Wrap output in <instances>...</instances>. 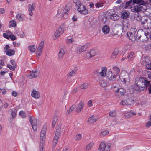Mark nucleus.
<instances>
[{"mask_svg":"<svg viewBox=\"0 0 151 151\" xmlns=\"http://www.w3.org/2000/svg\"><path fill=\"white\" fill-rule=\"evenodd\" d=\"M69 37H68V39H67V41L68 44H70L74 41V40L73 38H69Z\"/></svg>","mask_w":151,"mask_h":151,"instance_id":"55","label":"nucleus"},{"mask_svg":"<svg viewBox=\"0 0 151 151\" xmlns=\"http://www.w3.org/2000/svg\"><path fill=\"white\" fill-rule=\"evenodd\" d=\"M119 53V50L117 49H115L114 50L111 55V58L113 59L115 58Z\"/></svg>","mask_w":151,"mask_h":151,"instance_id":"31","label":"nucleus"},{"mask_svg":"<svg viewBox=\"0 0 151 151\" xmlns=\"http://www.w3.org/2000/svg\"><path fill=\"white\" fill-rule=\"evenodd\" d=\"M142 63L146 65V68L149 70H151V63L149 58L148 57L143 58L142 60Z\"/></svg>","mask_w":151,"mask_h":151,"instance_id":"10","label":"nucleus"},{"mask_svg":"<svg viewBox=\"0 0 151 151\" xmlns=\"http://www.w3.org/2000/svg\"><path fill=\"white\" fill-rule=\"evenodd\" d=\"M125 4H124L123 3H122V4H120V6H118L117 7V9H121L122 8H123V9H124V7L125 6Z\"/></svg>","mask_w":151,"mask_h":151,"instance_id":"58","label":"nucleus"},{"mask_svg":"<svg viewBox=\"0 0 151 151\" xmlns=\"http://www.w3.org/2000/svg\"><path fill=\"white\" fill-rule=\"evenodd\" d=\"M45 140V137H40V145L39 148L40 149H43V146Z\"/></svg>","mask_w":151,"mask_h":151,"instance_id":"28","label":"nucleus"},{"mask_svg":"<svg viewBox=\"0 0 151 151\" xmlns=\"http://www.w3.org/2000/svg\"><path fill=\"white\" fill-rule=\"evenodd\" d=\"M129 13L127 11L125 10L124 11L122 12L121 17L122 18L124 19H126L129 17Z\"/></svg>","mask_w":151,"mask_h":151,"instance_id":"29","label":"nucleus"},{"mask_svg":"<svg viewBox=\"0 0 151 151\" xmlns=\"http://www.w3.org/2000/svg\"><path fill=\"white\" fill-rule=\"evenodd\" d=\"M42 49L38 47L37 51V55L39 56L41 55Z\"/></svg>","mask_w":151,"mask_h":151,"instance_id":"52","label":"nucleus"},{"mask_svg":"<svg viewBox=\"0 0 151 151\" xmlns=\"http://www.w3.org/2000/svg\"><path fill=\"white\" fill-rule=\"evenodd\" d=\"M66 30V27L64 25H61L54 34L55 38L57 39Z\"/></svg>","mask_w":151,"mask_h":151,"instance_id":"6","label":"nucleus"},{"mask_svg":"<svg viewBox=\"0 0 151 151\" xmlns=\"http://www.w3.org/2000/svg\"><path fill=\"white\" fill-rule=\"evenodd\" d=\"M76 72L77 71L76 70H72L70 72L68 73L67 74V77L68 78H70L74 76L76 74Z\"/></svg>","mask_w":151,"mask_h":151,"instance_id":"34","label":"nucleus"},{"mask_svg":"<svg viewBox=\"0 0 151 151\" xmlns=\"http://www.w3.org/2000/svg\"><path fill=\"white\" fill-rule=\"evenodd\" d=\"M28 9H35V5L34 3L32 4H29L28 6Z\"/></svg>","mask_w":151,"mask_h":151,"instance_id":"53","label":"nucleus"},{"mask_svg":"<svg viewBox=\"0 0 151 151\" xmlns=\"http://www.w3.org/2000/svg\"><path fill=\"white\" fill-rule=\"evenodd\" d=\"M109 115L111 117H115L116 116V113L115 111H112L109 113Z\"/></svg>","mask_w":151,"mask_h":151,"instance_id":"48","label":"nucleus"},{"mask_svg":"<svg viewBox=\"0 0 151 151\" xmlns=\"http://www.w3.org/2000/svg\"><path fill=\"white\" fill-rule=\"evenodd\" d=\"M75 108V105H73L71 106L68 110L67 112L66 113V115H68Z\"/></svg>","mask_w":151,"mask_h":151,"instance_id":"36","label":"nucleus"},{"mask_svg":"<svg viewBox=\"0 0 151 151\" xmlns=\"http://www.w3.org/2000/svg\"><path fill=\"white\" fill-rule=\"evenodd\" d=\"M136 113L133 111H130L127 112L123 115V116L127 118H129L136 115Z\"/></svg>","mask_w":151,"mask_h":151,"instance_id":"18","label":"nucleus"},{"mask_svg":"<svg viewBox=\"0 0 151 151\" xmlns=\"http://www.w3.org/2000/svg\"><path fill=\"white\" fill-rule=\"evenodd\" d=\"M15 53V51L14 50H9L6 52V54L9 56H11L14 55Z\"/></svg>","mask_w":151,"mask_h":151,"instance_id":"39","label":"nucleus"},{"mask_svg":"<svg viewBox=\"0 0 151 151\" xmlns=\"http://www.w3.org/2000/svg\"><path fill=\"white\" fill-rule=\"evenodd\" d=\"M58 120V117L57 116H55L53 118L52 123V127H54L56 124V122Z\"/></svg>","mask_w":151,"mask_h":151,"instance_id":"47","label":"nucleus"},{"mask_svg":"<svg viewBox=\"0 0 151 151\" xmlns=\"http://www.w3.org/2000/svg\"><path fill=\"white\" fill-rule=\"evenodd\" d=\"M134 100L131 97L127 96L124 99L122 100L120 104L122 105H130L133 103Z\"/></svg>","mask_w":151,"mask_h":151,"instance_id":"9","label":"nucleus"},{"mask_svg":"<svg viewBox=\"0 0 151 151\" xmlns=\"http://www.w3.org/2000/svg\"><path fill=\"white\" fill-rule=\"evenodd\" d=\"M108 21V19L106 17L103 16L101 19L100 22L103 24H105Z\"/></svg>","mask_w":151,"mask_h":151,"instance_id":"41","label":"nucleus"},{"mask_svg":"<svg viewBox=\"0 0 151 151\" xmlns=\"http://www.w3.org/2000/svg\"><path fill=\"white\" fill-rule=\"evenodd\" d=\"M74 6L72 5L70 3H68L66 4L65 8L64 9H73Z\"/></svg>","mask_w":151,"mask_h":151,"instance_id":"44","label":"nucleus"},{"mask_svg":"<svg viewBox=\"0 0 151 151\" xmlns=\"http://www.w3.org/2000/svg\"><path fill=\"white\" fill-rule=\"evenodd\" d=\"M147 4L143 0H130L125 4V9H147L146 8Z\"/></svg>","mask_w":151,"mask_h":151,"instance_id":"2","label":"nucleus"},{"mask_svg":"<svg viewBox=\"0 0 151 151\" xmlns=\"http://www.w3.org/2000/svg\"><path fill=\"white\" fill-rule=\"evenodd\" d=\"M87 46L86 45L78 47L76 50V53L78 54H80L83 52L87 49Z\"/></svg>","mask_w":151,"mask_h":151,"instance_id":"19","label":"nucleus"},{"mask_svg":"<svg viewBox=\"0 0 151 151\" xmlns=\"http://www.w3.org/2000/svg\"><path fill=\"white\" fill-rule=\"evenodd\" d=\"M46 126H44L42 128L41 133L40 134V137H45V134L46 131Z\"/></svg>","mask_w":151,"mask_h":151,"instance_id":"30","label":"nucleus"},{"mask_svg":"<svg viewBox=\"0 0 151 151\" xmlns=\"http://www.w3.org/2000/svg\"><path fill=\"white\" fill-rule=\"evenodd\" d=\"M31 96L35 99H38L40 97V93L39 92L35 90H33L31 94Z\"/></svg>","mask_w":151,"mask_h":151,"instance_id":"24","label":"nucleus"},{"mask_svg":"<svg viewBox=\"0 0 151 151\" xmlns=\"http://www.w3.org/2000/svg\"><path fill=\"white\" fill-rule=\"evenodd\" d=\"M66 52V50L65 49L61 48L59 50V52L58 54V58L59 59H62L64 54Z\"/></svg>","mask_w":151,"mask_h":151,"instance_id":"22","label":"nucleus"},{"mask_svg":"<svg viewBox=\"0 0 151 151\" xmlns=\"http://www.w3.org/2000/svg\"><path fill=\"white\" fill-rule=\"evenodd\" d=\"M150 31V29H140L137 34V39L140 40V41L142 42L147 40L150 38L149 32Z\"/></svg>","mask_w":151,"mask_h":151,"instance_id":"3","label":"nucleus"},{"mask_svg":"<svg viewBox=\"0 0 151 151\" xmlns=\"http://www.w3.org/2000/svg\"><path fill=\"white\" fill-rule=\"evenodd\" d=\"M113 72L116 75L118 76V74L120 72V70L119 68L117 67L114 66L113 68Z\"/></svg>","mask_w":151,"mask_h":151,"instance_id":"32","label":"nucleus"},{"mask_svg":"<svg viewBox=\"0 0 151 151\" xmlns=\"http://www.w3.org/2000/svg\"><path fill=\"white\" fill-rule=\"evenodd\" d=\"M77 7V9H86L85 6L83 5L80 2L79 5L76 6Z\"/></svg>","mask_w":151,"mask_h":151,"instance_id":"42","label":"nucleus"},{"mask_svg":"<svg viewBox=\"0 0 151 151\" xmlns=\"http://www.w3.org/2000/svg\"><path fill=\"white\" fill-rule=\"evenodd\" d=\"M12 95L16 97L18 94L15 91H13L11 93Z\"/></svg>","mask_w":151,"mask_h":151,"instance_id":"61","label":"nucleus"},{"mask_svg":"<svg viewBox=\"0 0 151 151\" xmlns=\"http://www.w3.org/2000/svg\"><path fill=\"white\" fill-rule=\"evenodd\" d=\"M149 22L148 21L147 19H145L144 21L141 22V24L144 25L145 26V29H149L150 28H151V23L149 20Z\"/></svg>","mask_w":151,"mask_h":151,"instance_id":"17","label":"nucleus"},{"mask_svg":"<svg viewBox=\"0 0 151 151\" xmlns=\"http://www.w3.org/2000/svg\"><path fill=\"white\" fill-rule=\"evenodd\" d=\"M10 47L8 45H6V46L4 47V49L5 50L4 52L8 51L9 50Z\"/></svg>","mask_w":151,"mask_h":151,"instance_id":"64","label":"nucleus"},{"mask_svg":"<svg viewBox=\"0 0 151 151\" xmlns=\"http://www.w3.org/2000/svg\"><path fill=\"white\" fill-rule=\"evenodd\" d=\"M95 6L96 7L99 8L100 7H102L103 5L102 3L100 4L99 3H97L95 4Z\"/></svg>","mask_w":151,"mask_h":151,"instance_id":"60","label":"nucleus"},{"mask_svg":"<svg viewBox=\"0 0 151 151\" xmlns=\"http://www.w3.org/2000/svg\"><path fill=\"white\" fill-rule=\"evenodd\" d=\"M99 119V118L96 116L93 115L88 118V121L91 124H93Z\"/></svg>","mask_w":151,"mask_h":151,"instance_id":"26","label":"nucleus"},{"mask_svg":"<svg viewBox=\"0 0 151 151\" xmlns=\"http://www.w3.org/2000/svg\"><path fill=\"white\" fill-rule=\"evenodd\" d=\"M11 112V115L13 118H15L16 116L17 110L15 109H10Z\"/></svg>","mask_w":151,"mask_h":151,"instance_id":"43","label":"nucleus"},{"mask_svg":"<svg viewBox=\"0 0 151 151\" xmlns=\"http://www.w3.org/2000/svg\"><path fill=\"white\" fill-rule=\"evenodd\" d=\"M29 121L31 123L33 129L35 132L37 130V121L36 119L33 116H30Z\"/></svg>","mask_w":151,"mask_h":151,"instance_id":"11","label":"nucleus"},{"mask_svg":"<svg viewBox=\"0 0 151 151\" xmlns=\"http://www.w3.org/2000/svg\"><path fill=\"white\" fill-rule=\"evenodd\" d=\"M82 135L80 134H77L75 137V139L76 141H79L81 138Z\"/></svg>","mask_w":151,"mask_h":151,"instance_id":"51","label":"nucleus"},{"mask_svg":"<svg viewBox=\"0 0 151 151\" xmlns=\"http://www.w3.org/2000/svg\"><path fill=\"white\" fill-rule=\"evenodd\" d=\"M133 12H134V17L135 19L138 21L141 20V17L140 14L139 12H142V10H134Z\"/></svg>","mask_w":151,"mask_h":151,"instance_id":"20","label":"nucleus"},{"mask_svg":"<svg viewBox=\"0 0 151 151\" xmlns=\"http://www.w3.org/2000/svg\"><path fill=\"white\" fill-rule=\"evenodd\" d=\"M4 65V61L2 60H0V69L2 68V66H3Z\"/></svg>","mask_w":151,"mask_h":151,"instance_id":"59","label":"nucleus"},{"mask_svg":"<svg viewBox=\"0 0 151 151\" xmlns=\"http://www.w3.org/2000/svg\"><path fill=\"white\" fill-rule=\"evenodd\" d=\"M107 71V68L106 67H102L101 69V71L98 72V76H101L104 78L106 76V72Z\"/></svg>","mask_w":151,"mask_h":151,"instance_id":"15","label":"nucleus"},{"mask_svg":"<svg viewBox=\"0 0 151 151\" xmlns=\"http://www.w3.org/2000/svg\"><path fill=\"white\" fill-rule=\"evenodd\" d=\"M89 85L87 83H84L82 84L80 86L79 88L81 89H85L89 87Z\"/></svg>","mask_w":151,"mask_h":151,"instance_id":"33","label":"nucleus"},{"mask_svg":"<svg viewBox=\"0 0 151 151\" xmlns=\"http://www.w3.org/2000/svg\"><path fill=\"white\" fill-rule=\"evenodd\" d=\"M126 90L122 88H118L115 92V95L117 97L120 98L124 95Z\"/></svg>","mask_w":151,"mask_h":151,"instance_id":"12","label":"nucleus"},{"mask_svg":"<svg viewBox=\"0 0 151 151\" xmlns=\"http://www.w3.org/2000/svg\"><path fill=\"white\" fill-rule=\"evenodd\" d=\"M102 30V32L104 34H107L109 33L110 31L109 27L107 25H105L103 26Z\"/></svg>","mask_w":151,"mask_h":151,"instance_id":"25","label":"nucleus"},{"mask_svg":"<svg viewBox=\"0 0 151 151\" xmlns=\"http://www.w3.org/2000/svg\"><path fill=\"white\" fill-rule=\"evenodd\" d=\"M150 81L147 80L146 78L137 77L135 78L133 88L138 92L143 91L146 88L149 90V93L151 94V84H150Z\"/></svg>","mask_w":151,"mask_h":151,"instance_id":"1","label":"nucleus"},{"mask_svg":"<svg viewBox=\"0 0 151 151\" xmlns=\"http://www.w3.org/2000/svg\"><path fill=\"white\" fill-rule=\"evenodd\" d=\"M110 146L108 145H105L104 143L102 142H101L98 149V151H110Z\"/></svg>","mask_w":151,"mask_h":151,"instance_id":"7","label":"nucleus"},{"mask_svg":"<svg viewBox=\"0 0 151 151\" xmlns=\"http://www.w3.org/2000/svg\"><path fill=\"white\" fill-rule=\"evenodd\" d=\"M39 74L38 70H33L29 74V78L30 79L35 78L37 77Z\"/></svg>","mask_w":151,"mask_h":151,"instance_id":"16","label":"nucleus"},{"mask_svg":"<svg viewBox=\"0 0 151 151\" xmlns=\"http://www.w3.org/2000/svg\"><path fill=\"white\" fill-rule=\"evenodd\" d=\"M87 105L88 107H91L93 105L92 100H89L88 102Z\"/></svg>","mask_w":151,"mask_h":151,"instance_id":"62","label":"nucleus"},{"mask_svg":"<svg viewBox=\"0 0 151 151\" xmlns=\"http://www.w3.org/2000/svg\"><path fill=\"white\" fill-rule=\"evenodd\" d=\"M119 78L121 81L124 84L129 81V73L125 70L121 72Z\"/></svg>","mask_w":151,"mask_h":151,"instance_id":"4","label":"nucleus"},{"mask_svg":"<svg viewBox=\"0 0 151 151\" xmlns=\"http://www.w3.org/2000/svg\"><path fill=\"white\" fill-rule=\"evenodd\" d=\"M108 134L109 132L108 131L104 130L100 132L99 134V135L100 136L102 137L105 136L106 135Z\"/></svg>","mask_w":151,"mask_h":151,"instance_id":"49","label":"nucleus"},{"mask_svg":"<svg viewBox=\"0 0 151 151\" xmlns=\"http://www.w3.org/2000/svg\"><path fill=\"white\" fill-rule=\"evenodd\" d=\"M135 29H133L131 30L130 32H128L127 33V35L130 40L132 41H134L136 39H137V35L135 36L136 32L135 31Z\"/></svg>","mask_w":151,"mask_h":151,"instance_id":"8","label":"nucleus"},{"mask_svg":"<svg viewBox=\"0 0 151 151\" xmlns=\"http://www.w3.org/2000/svg\"><path fill=\"white\" fill-rule=\"evenodd\" d=\"M78 12L81 14L85 15L88 13H90L91 10H78Z\"/></svg>","mask_w":151,"mask_h":151,"instance_id":"35","label":"nucleus"},{"mask_svg":"<svg viewBox=\"0 0 151 151\" xmlns=\"http://www.w3.org/2000/svg\"><path fill=\"white\" fill-rule=\"evenodd\" d=\"M109 11L107 12V13L109 16L110 18V17H111L114 14H115V12L114 10L112 11V10H109Z\"/></svg>","mask_w":151,"mask_h":151,"instance_id":"50","label":"nucleus"},{"mask_svg":"<svg viewBox=\"0 0 151 151\" xmlns=\"http://www.w3.org/2000/svg\"><path fill=\"white\" fill-rule=\"evenodd\" d=\"M119 18V17L116 14H115L111 17H110V19L114 20L116 21L118 20Z\"/></svg>","mask_w":151,"mask_h":151,"instance_id":"40","label":"nucleus"},{"mask_svg":"<svg viewBox=\"0 0 151 151\" xmlns=\"http://www.w3.org/2000/svg\"><path fill=\"white\" fill-rule=\"evenodd\" d=\"M134 53L133 52H131L130 54H128V56H127V58L128 59V60H130L132 58Z\"/></svg>","mask_w":151,"mask_h":151,"instance_id":"56","label":"nucleus"},{"mask_svg":"<svg viewBox=\"0 0 151 151\" xmlns=\"http://www.w3.org/2000/svg\"><path fill=\"white\" fill-rule=\"evenodd\" d=\"M108 78L109 81H114L116 80L117 77L118 76L111 71H109L108 72Z\"/></svg>","mask_w":151,"mask_h":151,"instance_id":"13","label":"nucleus"},{"mask_svg":"<svg viewBox=\"0 0 151 151\" xmlns=\"http://www.w3.org/2000/svg\"><path fill=\"white\" fill-rule=\"evenodd\" d=\"M28 48L31 52L33 53L35 52L36 47L35 45H31L29 46Z\"/></svg>","mask_w":151,"mask_h":151,"instance_id":"37","label":"nucleus"},{"mask_svg":"<svg viewBox=\"0 0 151 151\" xmlns=\"http://www.w3.org/2000/svg\"><path fill=\"white\" fill-rule=\"evenodd\" d=\"M73 2L75 4V5L76 6L79 4L80 1L78 0H73Z\"/></svg>","mask_w":151,"mask_h":151,"instance_id":"63","label":"nucleus"},{"mask_svg":"<svg viewBox=\"0 0 151 151\" xmlns=\"http://www.w3.org/2000/svg\"><path fill=\"white\" fill-rule=\"evenodd\" d=\"M90 53L91 54V57H93L96 55V52L93 50H91L89 51Z\"/></svg>","mask_w":151,"mask_h":151,"instance_id":"57","label":"nucleus"},{"mask_svg":"<svg viewBox=\"0 0 151 151\" xmlns=\"http://www.w3.org/2000/svg\"><path fill=\"white\" fill-rule=\"evenodd\" d=\"M61 128L58 127L56 129L55 133V136L54 137L53 140L52 142V147H54L56 145L60 135Z\"/></svg>","mask_w":151,"mask_h":151,"instance_id":"5","label":"nucleus"},{"mask_svg":"<svg viewBox=\"0 0 151 151\" xmlns=\"http://www.w3.org/2000/svg\"><path fill=\"white\" fill-rule=\"evenodd\" d=\"M84 104V103L83 101L80 102L76 109V111L78 113L81 112L83 110Z\"/></svg>","mask_w":151,"mask_h":151,"instance_id":"23","label":"nucleus"},{"mask_svg":"<svg viewBox=\"0 0 151 151\" xmlns=\"http://www.w3.org/2000/svg\"><path fill=\"white\" fill-rule=\"evenodd\" d=\"M129 26L130 24L128 20H126L123 22L122 28L123 30H126L127 29L129 28Z\"/></svg>","mask_w":151,"mask_h":151,"instance_id":"21","label":"nucleus"},{"mask_svg":"<svg viewBox=\"0 0 151 151\" xmlns=\"http://www.w3.org/2000/svg\"><path fill=\"white\" fill-rule=\"evenodd\" d=\"M100 86L103 88H105L107 86L108 84L107 82L104 80H100L99 81Z\"/></svg>","mask_w":151,"mask_h":151,"instance_id":"27","label":"nucleus"},{"mask_svg":"<svg viewBox=\"0 0 151 151\" xmlns=\"http://www.w3.org/2000/svg\"><path fill=\"white\" fill-rule=\"evenodd\" d=\"M16 26V22L14 20H12L9 22V26L14 27Z\"/></svg>","mask_w":151,"mask_h":151,"instance_id":"45","label":"nucleus"},{"mask_svg":"<svg viewBox=\"0 0 151 151\" xmlns=\"http://www.w3.org/2000/svg\"><path fill=\"white\" fill-rule=\"evenodd\" d=\"M68 12V10H58L57 15L60 17L65 18L67 17Z\"/></svg>","mask_w":151,"mask_h":151,"instance_id":"14","label":"nucleus"},{"mask_svg":"<svg viewBox=\"0 0 151 151\" xmlns=\"http://www.w3.org/2000/svg\"><path fill=\"white\" fill-rule=\"evenodd\" d=\"M7 67L9 68L10 70L12 71H14L15 70V68L16 67V66H11L9 64L7 65Z\"/></svg>","mask_w":151,"mask_h":151,"instance_id":"54","label":"nucleus"},{"mask_svg":"<svg viewBox=\"0 0 151 151\" xmlns=\"http://www.w3.org/2000/svg\"><path fill=\"white\" fill-rule=\"evenodd\" d=\"M19 115L23 118H25L27 116L25 112L23 111H21L19 112Z\"/></svg>","mask_w":151,"mask_h":151,"instance_id":"46","label":"nucleus"},{"mask_svg":"<svg viewBox=\"0 0 151 151\" xmlns=\"http://www.w3.org/2000/svg\"><path fill=\"white\" fill-rule=\"evenodd\" d=\"M94 143L93 142H91L88 144L85 147V149L87 150H89L94 145Z\"/></svg>","mask_w":151,"mask_h":151,"instance_id":"38","label":"nucleus"}]
</instances>
